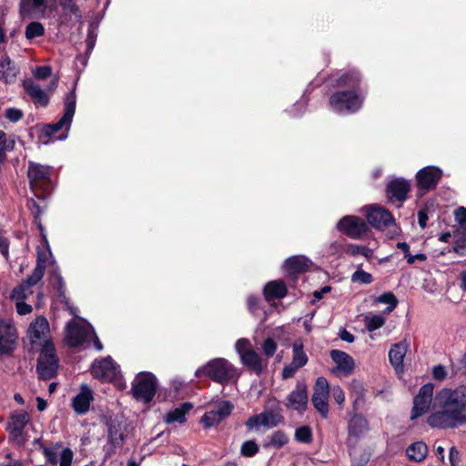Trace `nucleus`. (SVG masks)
<instances>
[{"label": "nucleus", "instance_id": "nucleus-1", "mask_svg": "<svg viewBox=\"0 0 466 466\" xmlns=\"http://www.w3.org/2000/svg\"><path fill=\"white\" fill-rule=\"evenodd\" d=\"M435 406L427 423L431 428L456 429L466 424V385L443 388L435 395Z\"/></svg>", "mask_w": 466, "mask_h": 466}, {"label": "nucleus", "instance_id": "nucleus-2", "mask_svg": "<svg viewBox=\"0 0 466 466\" xmlns=\"http://www.w3.org/2000/svg\"><path fill=\"white\" fill-rule=\"evenodd\" d=\"M360 75L356 71L343 74L338 80L339 86H347L351 90H341L334 93L329 98L333 111L347 115L357 112L363 104L364 96L357 92L360 85Z\"/></svg>", "mask_w": 466, "mask_h": 466}, {"label": "nucleus", "instance_id": "nucleus-3", "mask_svg": "<svg viewBox=\"0 0 466 466\" xmlns=\"http://www.w3.org/2000/svg\"><path fill=\"white\" fill-rule=\"evenodd\" d=\"M76 84L74 85L72 91H70L64 99L65 112L60 120L54 124L46 125L42 128L39 138L42 140L43 144H48L51 137L63 127H66V134L57 137V139L64 140L67 137V133L76 111Z\"/></svg>", "mask_w": 466, "mask_h": 466}, {"label": "nucleus", "instance_id": "nucleus-4", "mask_svg": "<svg viewBox=\"0 0 466 466\" xmlns=\"http://www.w3.org/2000/svg\"><path fill=\"white\" fill-rule=\"evenodd\" d=\"M202 375L210 378L214 381L226 383L235 378L236 370L227 360L218 358L210 360L207 365L196 370V377Z\"/></svg>", "mask_w": 466, "mask_h": 466}, {"label": "nucleus", "instance_id": "nucleus-5", "mask_svg": "<svg viewBox=\"0 0 466 466\" xmlns=\"http://www.w3.org/2000/svg\"><path fill=\"white\" fill-rule=\"evenodd\" d=\"M58 359L56 354V349L51 341H46L40 351L36 370L39 377L43 380L53 378L57 371Z\"/></svg>", "mask_w": 466, "mask_h": 466}, {"label": "nucleus", "instance_id": "nucleus-6", "mask_svg": "<svg viewBox=\"0 0 466 466\" xmlns=\"http://www.w3.org/2000/svg\"><path fill=\"white\" fill-rule=\"evenodd\" d=\"M157 390V379L149 372H140L132 383V393L137 400L144 403L150 402Z\"/></svg>", "mask_w": 466, "mask_h": 466}, {"label": "nucleus", "instance_id": "nucleus-7", "mask_svg": "<svg viewBox=\"0 0 466 466\" xmlns=\"http://www.w3.org/2000/svg\"><path fill=\"white\" fill-rule=\"evenodd\" d=\"M91 373L94 378L104 382H108L118 379L120 369L113 359L107 356L106 358L96 359L93 361Z\"/></svg>", "mask_w": 466, "mask_h": 466}, {"label": "nucleus", "instance_id": "nucleus-8", "mask_svg": "<svg viewBox=\"0 0 466 466\" xmlns=\"http://www.w3.org/2000/svg\"><path fill=\"white\" fill-rule=\"evenodd\" d=\"M93 331V327L84 319L79 322L72 320L67 323L66 329V342L69 347H77L83 344Z\"/></svg>", "mask_w": 466, "mask_h": 466}, {"label": "nucleus", "instance_id": "nucleus-9", "mask_svg": "<svg viewBox=\"0 0 466 466\" xmlns=\"http://www.w3.org/2000/svg\"><path fill=\"white\" fill-rule=\"evenodd\" d=\"M329 385L324 377L316 380L311 398L314 408L319 412L322 418H327L329 409Z\"/></svg>", "mask_w": 466, "mask_h": 466}, {"label": "nucleus", "instance_id": "nucleus-10", "mask_svg": "<svg viewBox=\"0 0 466 466\" xmlns=\"http://www.w3.org/2000/svg\"><path fill=\"white\" fill-rule=\"evenodd\" d=\"M45 269L46 261L44 259L38 258L33 273L26 279L24 283L14 289L12 291V299L16 300L25 299L28 296L32 295V287L42 279Z\"/></svg>", "mask_w": 466, "mask_h": 466}, {"label": "nucleus", "instance_id": "nucleus-11", "mask_svg": "<svg viewBox=\"0 0 466 466\" xmlns=\"http://www.w3.org/2000/svg\"><path fill=\"white\" fill-rule=\"evenodd\" d=\"M233 408V405L228 400H219L205 412L201 418V422L206 428L218 425L231 414Z\"/></svg>", "mask_w": 466, "mask_h": 466}, {"label": "nucleus", "instance_id": "nucleus-12", "mask_svg": "<svg viewBox=\"0 0 466 466\" xmlns=\"http://www.w3.org/2000/svg\"><path fill=\"white\" fill-rule=\"evenodd\" d=\"M52 167L44 166L30 161L28 163L27 177L30 187L35 191L38 189H46L50 182Z\"/></svg>", "mask_w": 466, "mask_h": 466}, {"label": "nucleus", "instance_id": "nucleus-13", "mask_svg": "<svg viewBox=\"0 0 466 466\" xmlns=\"http://www.w3.org/2000/svg\"><path fill=\"white\" fill-rule=\"evenodd\" d=\"M337 228L339 231L355 239L360 238L369 229L366 222L355 216L343 217L337 223Z\"/></svg>", "mask_w": 466, "mask_h": 466}, {"label": "nucleus", "instance_id": "nucleus-14", "mask_svg": "<svg viewBox=\"0 0 466 466\" xmlns=\"http://www.w3.org/2000/svg\"><path fill=\"white\" fill-rule=\"evenodd\" d=\"M17 340L16 329L10 319H0V355L11 354Z\"/></svg>", "mask_w": 466, "mask_h": 466}, {"label": "nucleus", "instance_id": "nucleus-15", "mask_svg": "<svg viewBox=\"0 0 466 466\" xmlns=\"http://www.w3.org/2000/svg\"><path fill=\"white\" fill-rule=\"evenodd\" d=\"M29 420V414L24 410H15L10 416L6 430L18 444L25 442L24 429Z\"/></svg>", "mask_w": 466, "mask_h": 466}, {"label": "nucleus", "instance_id": "nucleus-16", "mask_svg": "<svg viewBox=\"0 0 466 466\" xmlns=\"http://www.w3.org/2000/svg\"><path fill=\"white\" fill-rule=\"evenodd\" d=\"M434 386L432 383L424 384L415 396L410 419L415 420L428 411L432 402Z\"/></svg>", "mask_w": 466, "mask_h": 466}, {"label": "nucleus", "instance_id": "nucleus-17", "mask_svg": "<svg viewBox=\"0 0 466 466\" xmlns=\"http://www.w3.org/2000/svg\"><path fill=\"white\" fill-rule=\"evenodd\" d=\"M368 222L375 228L384 229L394 224L392 215L384 208L371 205L365 208Z\"/></svg>", "mask_w": 466, "mask_h": 466}, {"label": "nucleus", "instance_id": "nucleus-18", "mask_svg": "<svg viewBox=\"0 0 466 466\" xmlns=\"http://www.w3.org/2000/svg\"><path fill=\"white\" fill-rule=\"evenodd\" d=\"M410 190V183L402 177H395L390 180L386 187V196L390 202L402 203L408 198Z\"/></svg>", "mask_w": 466, "mask_h": 466}, {"label": "nucleus", "instance_id": "nucleus-19", "mask_svg": "<svg viewBox=\"0 0 466 466\" xmlns=\"http://www.w3.org/2000/svg\"><path fill=\"white\" fill-rule=\"evenodd\" d=\"M441 176L442 171L437 167L429 166L421 168L416 175L419 189L423 191L433 189L439 183Z\"/></svg>", "mask_w": 466, "mask_h": 466}, {"label": "nucleus", "instance_id": "nucleus-20", "mask_svg": "<svg viewBox=\"0 0 466 466\" xmlns=\"http://www.w3.org/2000/svg\"><path fill=\"white\" fill-rule=\"evenodd\" d=\"M283 421V416L274 410H266L259 414L251 416L246 422L248 430L258 429L263 426L266 428H273Z\"/></svg>", "mask_w": 466, "mask_h": 466}, {"label": "nucleus", "instance_id": "nucleus-21", "mask_svg": "<svg viewBox=\"0 0 466 466\" xmlns=\"http://www.w3.org/2000/svg\"><path fill=\"white\" fill-rule=\"evenodd\" d=\"M370 430L369 421L361 415H353L348 424V443L355 444Z\"/></svg>", "mask_w": 466, "mask_h": 466}, {"label": "nucleus", "instance_id": "nucleus-22", "mask_svg": "<svg viewBox=\"0 0 466 466\" xmlns=\"http://www.w3.org/2000/svg\"><path fill=\"white\" fill-rule=\"evenodd\" d=\"M330 358L336 363L332 372L337 375L349 376L354 370L355 362L348 353L333 350L330 351Z\"/></svg>", "mask_w": 466, "mask_h": 466}, {"label": "nucleus", "instance_id": "nucleus-23", "mask_svg": "<svg viewBox=\"0 0 466 466\" xmlns=\"http://www.w3.org/2000/svg\"><path fill=\"white\" fill-rule=\"evenodd\" d=\"M49 0H21L20 13L23 17L40 18L43 17Z\"/></svg>", "mask_w": 466, "mask_h": 466}, {"label": "nucleus", "instance_id": "nucleus-24", "mask_svg": "<svg viewBox=\"0 0 466 466\" xmlns=\"http://www.w3.org/2000/svg\"><path fill=\"white\" fill-rule=\"evenodd\" d=\"M48 334L49 323L44 317H37L29 326L28 337L31 344H36L38 342L41 343L42 341L45 344L46 341H49L47 339Z\"/></svg>", "mask_w": 466, "mask_h": 466}, {"label": "nucleus", "instance_id": "nucleus-25", "mask_svg": "<svg viewBox=\"0 0 466 466\" xmlns=\"http://www.w3.org/2000/svg\"><path fill=\"white\" fill-rule=\"evenodd\" d=\"M94 400V392L86 384H82L79 393L72 400V407L78 415L86 414Z\"/></svg>", "mask_w": 466, "mask_h": 466}, {"label": "nucleus", "instance_id": "nucleus-26", "mask_svg": "<svg viewBox=\"0 0 466 466\" xmlns=\"http://www.w3.org/2000/svg\"><path fill=\"white\" fill-rule=\"evenodd\" d=\"M308 391L304 384H298L287 398V407L295 410H305L308 405Z\"/></svg>", "mask_w": 466, "mask_h": 466}, {"label": "nucleus", "instance_id": "nucleus-27", "mask_svg": "<svg viewBox=\"0 0 466 466\" xmlns=\"http://www.w3.org/2000/svg\"><path fill=\"white\" fill-rule=\"evenodd\" d=\"M408 343L401 341L392 345L389 351L390 362L397 372L403 370V360L408 351Z\"/></svg>", "mask_w": 466, "mask_h": 466}, {"label": "nucleus", "instance_id": "nucleus-28", "mask_svg": "<svg viewBox=\"0 0 466 466\" xmlns=\"http://www.w3.org/2000/svg\"><path fill=\"white\" fill-rule=\"evenodd\" d=\"M23 86L26 94L32 98L37 106H46L49 97L46 92L32 80L24 81Z\"/></svg>", "mask_w": 466, "mask_h": 466}, {"label": "nucleus", "instance_id": "nucleus-29", "mask_svg": "<svg viewBox=\"0 0 466 466\" xmlns=\"http://www.w3.org/2000/svg\"><path fill=\"white\" fill-rule=\"evenodd\" d=\"M19 67L8 56L0 58V81L14 83L19 74Z\"/></svg>", "mask_w": 466, "mask_h": 466}, {"label": "nucleus", "instance_id": "nucleus-30", "mask_svg": "<svg viewBox=\"0 0 466 466\" xmlns=\"http://www.w3.org/2000/svg\"><path fill=\"white\" fill-rule=\"evenodd\" d=\"M244 366L257 374H260L267 367L268 361L264 360L254 350L240 357Z\"/></svg>", "mask_w": 466, "mask_h": 466}, {"label": "nucleus", "instance_id": "nucleus-31", "mask_svg": "<svg viewBox=\"0 0 466 466\" xmlns=\"http://www.w3.org/2000/svg\"><path fill=\"white\" fill-rule=\"evenodd\" d=\"M310 265V260L304 256H293L285 261V268L291 275L305 272Z\"/></svg>", "mask_w": 466, "mask_h": 466}, {"label": "nucleus", "instance_id": "nucleus-32", "mask_svg": "<svg viewBox=\"0 0 466 466\" xmlns=\"http://www.w3.org/2000/svg\"><path fill=\"white\" fill-rule=\"evenodd\" d=\"M287 295V288L283 281L273 280L264 287V296L267 300L282 299Z\"/></svg>", "mask_w": 466, "mask_h": 466}, {"label": "nucleus", "instance_id": "nucleus-33", "mask_svg": "<svg viewBox=\"0 0 466 466\" xmlns=\"http://www.w3.org/2000/svg\"><path fill=\"white\" fill-rule=\"evenodd\" d=\"M428 453L427 445L422 441H417L410 444L407 450L406 454L410 461L420 462L422 461Z\"/></svg>", "mask_w": 466, "mask_h": 466}, {"label": "nucleus", "instance_id": "nucleus-34", "mask_svg": "<svg viewBox=\"0 0 466 466\" xmlns=\"http://www.w3.org/2000/svg\"><path fill=\"white\" fill-rule=\"evenodd\" d=\"M192 409L190 403H184L180 408H176L174 410L169 411L166 417L167 423L183 422L186 420V413Z\"/></svg>", "mask_w": 466, "mask_h": 466}, {"label": "nucleus", "instance_id": "nucleus-35", "mask_svg": "<svg viewBox=\"0 0 466 466\" xmlns=\"http://www.w3.org/2000/svg\"><path fill=\"white\" fill-rule=\"evenodd\" d=\"M308 356L303 350V343L301 340H296L292 345V362L304 367L308 363Z\"/></svg>", "mask_w": 466, "mask_h": 466}, {"label": "nucleus", "instance_id": "nucleus-36", "mask_svg": "<svg viewBox=\"0 0 466 466\" xmlns=\"http://www.w3.org/2000/svg\"><path fill=\"white\" fill-rule=\"evenodd\" d=\"M108 438L114 446H121L124 441V433L119 424L111 422L108 426Z\"/></svg>", "mask_w": 466, "mask_h": 466}, {"label": "nucleus", "instance_id": "nucleus-37", "mask_svg": "<svg viewBox=\"0 0 466 466\" xmlns=\"http://www.w3.org/2000/svg\"><path fill=\"white\" fill-rule=\"evenodd\" d=\"M62 450H64V448L56 443V445L50 447H45L43 449V453L46 457V460L49 463L56 466L58 463V459L60 454L62 453Z\"/></svg>", "mask_w": 466, "mask_h": 466}, {"label": "nucleus", "instance_id": "nucleus-38", "mask_svg": "<svg viewBox=\"0 0 466 466\" xmlns=\"http://www.w3.org/2000/svg\"><path fill=\"white\" fill-rule=\"evenodd\" d=\"M364 323L369 331H374L385 324V319L379 314H368L364 316Z\"/></svg>", "mask_w": 466, "mask_h": 466}, {"label": "nucleus", "instance_id": "nucleus-39", "mask_svg": "<svg viewBox=\"0 0 466 466\" xmlns=\"http://www.w3.org/2000/svg\"><path fill=\"white\" fill-rule=\"evenodd\" d=\"M15 147V140L7 138L6 134L0 130V164H2L6 157V151H11Z\"/></svg>", "mask_w": 466, "mask_h": 466}, {"label": "nucleus", "instance_id": "nucleus-40", "mask_svg": "<svg viewBox=\"0 0 466 466\" xmlns=\"http://www.w3.org/2000/svg\"><path fill=\"white\" fill-rule=\"evenodd\" d=\"M377 301L380 303H384V304L389 305L386 308V309L384 310V313H386V314H390V312H392L398 304V300H397L396 297L390 292H385V293L381 294L377 299Z\"/></svg>", "mask_w": 466, "mask_h": 466}, {"label": "nucleus", "instance_id": "nucleus-41", "mask_svg": "<svg viewBox=\"0 0 466 466\" xmlns=\"http://www.w3.org/2000/svg\"><path fill=\"white\" fill-rule=\"evenodd\" d=\"M45 33V28L39 22H31L25 28V36L27 39L42 36Z\"/></svg>", "mask_w": 466, "mask_h": 466}, {"label": "nucleus", "instance_id": "nucleus-42", "mask_svg": "<svg viewBox=\"0 0 466 466\" xmlns=\"http://www.w3.org/2000/svg\"><path fill=\"white\" fill-rule=\"evenodd\" d=\"M288 442H289L288 435L281 431H277L273 432L272 435L270 436L269 445H271L272 447H274L276 449H279V448L283 447Z\"/></svg>", "mask_w": 466, "mask_h": 466}, {"label": "nucleus", "instance_id": "nucleus-43", "mask_svg": "<svg viewBox=\"0 0 466 466\" xmlns=\"http://www.w3.org/2000/svg\"><path fill=\"white\" fill-rule=\"evenodd\" d=\"M351 281L354 283L370 284L373 281V277L371 274H370L359 268L352 274Z\"/></svg>", "mask_w": 466, "mask_h": 466}, {"label": "nucleus", "instance_id": "nucleus-44", "mask_svg": "<svg viewBox=\"0 0 466 466\" xmlns=\"http://www.w3.org/2000/svg\"><path fill=\"white\" fill-rule=\"evenodd\" d=\"M295 439L299 442L309 443L312 441V432L309 427L302 426L296 430Z\"/></svg>", "mask_w": 466, "mask_h": 466}, {"label": "nucleus", "instance_id": "nucleus-45", "mask_svg": "<svg viewBox=\"0 0 466 466\" xmlns=\"http://www.w3.org/2000/svg\"><path fill=\"white\" fill-rule=\"evenodd\" d=\"M345 241H333L328 248V252L336 258H341L345 254Z\"/></svg>", "mask_w": 466, "mask_h": 466}, {"label": "nucleus", "instance_id": "nucleus-46", "mask_svg": "<svg viewBox=\"0 0 466 466\" xmlns=\"http://www.w3.org/2000/svg\"><path fill=\"white\" fill-rule=\"evenodd\" d=\"M240 451L245 457H252L258 451V446L253 441H247L242 444Z\"/></svg>", "mask_w": 466, "mask_h": 466}, {"label": "nucleus", "instance_id": "nucleus-47", "mask_svg": "<svg viewBox=\"0 0 466 466\" xmlns=\"http://www.w3.org/2000/svg\"><path fill=\"white\" fill-rule=\"evenodd\" d=\"M235 350L238 352L239 358L246 353L251 351V343L248 339H239L235 343Z\"/></svg>", "mask_w": 466, "mask_h": 466}, {"label": "nucleus", "instance_id": "nucleus-48", "mask_svg": "<svg viewBox=\"0 0 466 466\" xmlns=\"http://www.w3.org/2000/svg\"><path fill=\"white\" fill-rule=\"evenodd\" d=\"M262 350L263 354L267 358H270L276 353L277 343L274 341V339L268 338L264 340L262 344Z\"/></svg>", "mask_w": 466, "mask_h": 466}, {"label": "nucleus", "instance_id": "nucleus-49", "mask_svg": "<svg viewBox=\"0 0 466 466\" xmlns=\"http://www.w3.org/2000/svg\"><path fill=\"white\" fill-rule=\"evenodd\" d=\"M74 453L71 449L64 448L62 453L59 456L58 463L59 466H71L73 461Z\"/></svg>", "mask_w": 466, "mask_h": 466}, {"label": "nucleus", "instance_id": "nucleus-50", "mask_svg": "<svg viewBox=\"0 0 466 466\" xmlns=\"http://www.w3.org/2000/svg\"><path fill=\"white\" fill-rule=\"evenodd\" d=\"M301 368L302 367L299 366V364L291 361L289 364L286 365L282 370L283 379H289L294 377L297 371Z\"/></svg>", "mask_w": 466, "mask_h": 466}, {"label": "nucleus", "instance_id": "nucleus-51", "mask_svg": "<svg viewBox=\"0 0 466 466\" xmlns=\"http://www.w3.org/2000/svg\"><path fill=\"white\" fill-rule=\"evenodd\" d=\"M23 116H24V114H23L22 110L14 108V107L7 108L5 113V116L9 121L14 122V123L22 119Z\"/></svg>", "mask_w": 466, "mask_h": 466}, {"label": "nucleus", "instance_id": "nucleus-52", "mask_svg": "<svg viewBox=\"0 0 466 466\" xmlns=\"http://www.w3.org/2000/svg\"><path fill=\"white\" fill-rule=\"evenodd\" d=\"M52 69L49 66H38L34 71V76L38 79H46L51 76Z\"/></svg>", "mask_w": 466, "mask_h": 466}, {"label": "nucleus", "instance_id": "nucleus-53", "mask_svg": "<svg viewBox=\"0 0 466 466\" xmlns=\"http://www.w3.org/2000/svg\"><path fill=\"white\" fill-rule=\"evenodd\" d=\"M96 35H96L95 28H89L87 36L86 39L87 53H91V51L93 50V48L96 45Z\"/></svg>", "mask_w": 466, "mask_h": 466}, {"label": "nucleus", "instance_id": "nucleus-54", "mask_svg": "<svg viewBox=\"0 0 466 466\" xmlns=\"http://www.w3.org/2000/svg\"><path fill=\"white\" fill-rule=\"evenodd\" d=\"M329 392H331L334 400L338 404H342L345 401V394L343 390L339 386H334L333 388H329Z\"/></svg>", "mask_w": 466, "mask_h": 466}, {"label": "nucleus", "instance_id": "nucleus-55", "mask_svg": "<svg viewBox=\"0 0 466 466\" xmlns=\"http://www.w3.org/2000/svg\"><path fill=\"white\" fill-rule=\"evenodd\" d=\"M432 376L437 380H443L447 377V371L444 366L437 365L432 369Z\"/></svg>", "mask_w": 466, "mask_h": 466}, {"label": "nucleus", "instance_id": "nucleus-56", "mask_svg": "<svg viewBox=\"0 0 466 466\" xmlns=\"http://www.w3.org/2000/svg\"><path fill=\"white\" fill-rule=\"evenodd\" d=\"M455 220L461 226L466 228V208L463 207L458 208L455 210Z\"/></svg>", "mask_w": 466, "mask_h": 466}, {"label": "nucleus", "instance_id": "nucleus-57", "mask_svg": "<svg viewBox=\"0 0 466 466\" xmlns=\"http://www.w3.org/2000/svg\"><path fill=\"white\" fill-rule=\"evenodd\" d=\"M16 310L20 315H25L32 311V307L29 304H26L23 301V299H19L16 301Z\"/></svg>", "mask_w": 466, "mask_h": 466}, {"label": "nucleus", "instance_id": "nucleus-58", "mask_svg": "<svg viewBox=\"0 0 466 466\" xmlns=\"http://www.w3.org/2000/svg\"><path fill=\"white\" fill-rule=\"evenodd\" d=\"M52 285L55 286L60 294L63 293L64 280L63 278L56 272H55L51 279Z\"/></svg>", "mask_w": 466, "mask_h": 466}, {"label": "nucleus", "instance_id": "nucleus-59", "mask_svg": "<svg viewBox=\"0 0 466 466\" xmlns=\"http://www.w3.org/2000/svg\"><path fill=\"white\" fill-rule=\"evenodd\" d=\"M360 246L346 242L345 254L357 256L360 254Z\"/></svg>", "mask_w": 466, "mask_h": 466}, {"label": "nucleus", "instance_id": "nucleus-60", "mask_svg": "<svg viewBox=\"0 0 466 466\" xmlns=\"http://www.w3.org/2000/svg\"><path fill=\"white\" fill-rule=\"evenodd\" d=\"M449 459L451 466H456L460 461V452L455 447H451L449 452Z\"/></svg>", "mask_w": 466, "mask_h": 466}, {"label": "nucleus", "instance_id": "nucleus-61", "mask_svg": "<svg viewBox=\"0 0 466 466\" xmlns=\"http://www.w3.org/2000/svg\"><path fill=\"white\" fill-rule=\"evenodd\" d=\"M0 252L1 254L7 258L8 257V240L0 236Z\"/></svg>", "mask_w": 466, "mask_h": 466}, {"label": "nucleus", "instance_id": "nucleus-62", "mask_svg": "<svg viewBox=\"0 0 466 466\" xmlns=\"http://www.w3.org/2000/svg\"><path fill=\"white\" fill-rule=\"evenodd\" d=\"M339 337L340 339L343 340V341H346V342H353L354 341V336L349 332L348 330L346 329H342L340 332H339Z\"/></svg>", "mask_w": 466, "mask_h": 466}, {"label": "nucleus", "instance_id": "nucleus-63", "mask_svg": "<svg viewBox=\"0 0 466 466\" xmlns=\"http://www.w3.org/2000/svg\"><path fill=\"white\" fill-rule=\"evenodd\" d=\"M258 303V299L257 297H254V296L248 297V307L251 312H254L256 310Z\"/></svg>", "mask_w": 466, "mask_h": 466}, {"label": "nucleus", "instance_id": "nucleus-64", "mask_svg": "<svg viewBox=\"0 0 466 466\" xmlns=\"http://www.w3.org/2000/svg\"><path fill=\"white\" fill-rule=\"evenodd\" d=\"M360 254L366 258H371L373 256V250L365 246H360Z\"/></svg>", "mask_w": 466, "mask_h": 466}]
</instances>
